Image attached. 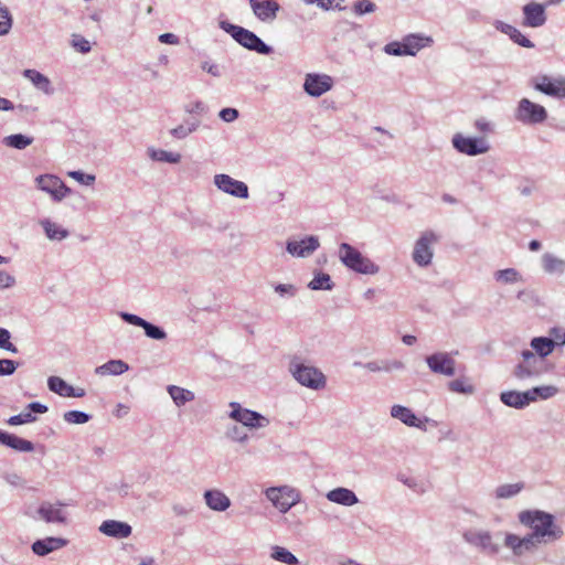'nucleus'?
Listing matches in <instances>:
<instances>
[{
    "label": "nucleus",
    "instance_id": "nucleus-1",
    "mask_svg": "<svg viewBox=\"0 0 565 565\" xmlns=\"http://www.w3.org/2000/svg\"><path fill=\"white\" fill-rule=\"evenodd\" d=\"M519 522L532 530L527 533L536 548L561 540L564 531L553 514L542 510H524L518 514Z\"/></svg>",
    "mask_w": 565,
    "mask_h": 565
},
{
    "label": "nucleus",
    "instance_id": "nucleus-2",
    "mask_svg": "<svg viewBox=\"0 0 565 565\" xmlns=\"http://www.w3.org/2000/svg\"><path fill=\"white\" fill-rule=\"evenodd\" d=\"M288 371L298 384L312 391L323 390L327 385V377L323 372L311 364L305 363L298 356L290 360Z\"/></svg>",
    "mask_w": 565,
    "mask_h": 565
},
{
    "label": "nucleus",
    "instance_id": "nucleus-3",
    "mask_svg": "<svg viewBox=\"0 0 565 565\" xmlns=\"http://www.w3.org/2000/svg\"><path fill=\"white\" fill-rule=\"evenodd\" d=\"M338 257L344 267L356 274L376 275L380 273L377 264L349 243L339 245Z\"/></svg>",
    "mask_w": 565,
    "mask_h": 565
},
{
    "label": "nucleus",
    "instance_id": "nucleus-4",
    "mask_svg": "<svg viewBox=\"0 0 565 565\" xmlns=\"http://www.w3.org/2000/svg\"><path fill=\"white\" fill-rule=\"evenodd\" d=\"M220 28L226 33H228L239 45L249 51H254L263 55H268L273 52L271 46L267 45L254 32L243 26L223 20L220 21Z\"/></svg>",
    "mask_w": 565,
    "mask_h": 565
},
{
    "label": "nucleus",
    "instance_id": "nucleus-5",
    "mask_svg": "<svg viewBox=\"0 0 565 565\" xmlns=\"http://www.w3.org/2000/svg\"><path fill=\"white\" fill-rule=\"evenodd\" d=\"M521 356L522 361L514 366L512 372L518 380L536 379L550 371L547 361L537 358L533 351L523 350Z\"/></svg>",
    "mask_w": 565,
    "mask_h": 565
},
{
    "label": "nucleus",
    "instance_id": "nucleus-6",
    "mask_svg": "<svg viewBox=\"0 0 565 565\" xmlns=\"http://www.w3.org/2000/svg\"><path fill=\"white\" fill-rule=\"evenodd\" d=\"M439 241V236L434 231H425L415 242L412 258L420 267H427L431 264L434 249L433 246Z\"/></svg>",
    "mask_w": 565,
    "mask_h": 565
},
{
    "label": "nucleus",
    "instance_id": "nucleus-7",
    "mask_svg": "<svg viewBox=\"0 0 565 565\" xmlns=\"http://www.w3.org/2000/svg\"><path fill=\"white\" fill-rule=\"evenodd\" d=\"M265 495L281 513L288 512L300 501L299 491L288 486L268 488Z\"/></svg>",
    "mask_w": 565,
    "mask_h": 565
},
{
    "label": "nucleus",
    "instance_id": "nucleus-8",
    "mask_svg": "<svg viewBox=\"0 0 565 565\" xmlns=\"http://www.w3.org/2000/svg\"><path fill=\"white\" fill-rule=\"evenodd\" d=\"M231 412L228 417L249 429H259L269 425V419L258 412L244 408L237 402L230 403Z\"/></svg>",
    "mask_w": 565,
    "mask_h": 565
},
{
    "label": "nucleus",
    "instance_id": "nucleus-9",
    "mask_svg": "<svg viewBox=\"0 0 565 565\" xmlns=\"http://www.w3.org/2000/svg\"><path fill=\"white\" fill-rule=\"evenodd\" d=\"M514 118L524 125H537L547 119V111L542 105L522 98L518 103Z\"/></svg>",
    "mask_w": 565,
    "mask_h": 565
},
{
    "label": "nucleus",
    "instance_id": "nucleus-10",
    "mask_svg": "<svg viewBox=\"0 0 565 565\" xmlns=\"http://www.w3.org/2000/svg\"><path fill=\"white\" fill-rule=\"evenodd\" d=\"M462 539L466 543L487 555L494 556L500 553V546L492 541V534L489 531L468 529L462 533Z\"/></svg>",
    "mask_w": 565,
    "mask_h": 565
},
{
    "label": "nucleus",
    "instance_id": "nucleus-11",
    "mask_svg": "<svg viewBox=\"0 0 565 565\" xmlns=\"http://www.w3.org/2000/svg\"><path fill=\"white\" fill-rule=\"evenodd\" d=\"M35 184L39 190L47 193L54 202H61L72 193L71 188L54 174H42L36 177Z\"/></svg>",
    "mask_w": 565,
    "mask_h": 565
},
{
    "label": "nucleus",
    "instance_id": "nucleus-12",
    "mask_svg": "<svg viewBox=\"0 0 565 565\" xmlns=\"http://www.w3.org/2000/svg\"><path fill=\"white\" fill-rule=\"evenodd\" d=\"M452 147L460 153L475 157L490 150V145L484 138L465 137L462 134L454 135Z\"/></svg>",
    "mask_w": 565,
    "mask_h": 565
},
{
    "label": "nucleus",
    "instance_id": "nucleus-13",
    "mask_svg": "<svg viewBox=\"0 0 565 565\" xmlns=\"http://www.w3.org/2000/svg\"><path fill=\"white\" fill-rule=\"evenodd\" d=\"M536 90L555 98H565V77L536 76L533 79Z\"/></svg>",
    "mask_w": 565,
    "mask_h": 565
},
{
    "label": "nucleus",
    "instance_id": "nucleus-14",
    "mask_svg": "<svg viewBox=\"0 0 565 565\" xmlns=\"http://www.w3.org/2000/svg\"><path fill=\"white\" fill-rule=\"evenodd\" d=\"M425 361L435 374L454 376L456 373V361L448 352H436L427 355Z\"/></svg>",
    "mask_w": 565,
    "mask_h": 565
},
{
    "label": "nucleus",
    "instance_id": "nucleus-15",
    "mask_svg": "<svg viewBox=\"0 0 565 565\" xmlns=\"http://www.w3.org/2000/svg\"><path fill=\"white\" fill-rule=\"evenodd\" d=\"M320 247L318 236L308 235L301 239H288L286 250L294 257L306 258L311 256Z\"/></svg>",
    "mask_w": 565,
    "mask_h": 565
},
{
    "label": "nucleus",
    "instance_id": "nucleus-16",
    "mask_svg": "<svg viewBox=\"0 0 565 565\" xmlns=\"http://www.w3.org/2000/svg\"><path fill=\"white\" fill-rule=\"evenodd\" d=\"M215 186L224 193L239 199L248 198V186L243 181L233 179L231 175L220 173L214 175Z\"/></svg>",
    "mask_w": 565,
    "mask_h": 565
},
{
    "label": "nucleus",
    "instance_id": "nucleus-17",
    "mask_svg": "<svg viewBox=\"0 0 565 565\" xmlns=\"http://www.w3.org/2000/svg\"><path fill=\"white\" fill-rule=\"evenodd\" d=\"M333 86V79L327 74L310 73L306 75L303 90L312 96L319 97L330 90Z\"/></svg>",
    "mask_w": 565,
    "mask_h": 565
},
{
    "label": "nucleus",
    "instance_id": "nucleus-18",
    "mask_svg": "<svg viewBox=\"0 0 565 565\" xmlns=\"http://www.w3.org/2000/svg\"><path fill=\"white\" fill-rule=\"evenodd\" d=\"M119 317L129 324L142 328L145 330V334L150 339L161 341L167 338V332L161 327L156 326L137 315L120 312Z\"/></svg>",
    "mask_w": 565,
    "mask_h": 565
},
{
    "label": "nucleus",
    "instance_id": "nucleus-19",
    "mask_svg": "<svg viewBox=\"0 0 565 565\" xmlns=\"http://www.w3.org/2000/svg\"><path fill=\"white\" fill-rule=\"evenodd\" d=\"M390 414L393 418L398 419L404 425L419 428L424 431L426 430L425 423L430 420L428 417H425L424 419L418 418L411 408L399 404L393 405Z\"/></svg>",
    "mask_w": 565,
    "mask_h": 565
},
{
    "label": "nucleus",
    "instance_id": "nucleus-20",
    "mask_svg": "<svg viewBox=\"0 0 565 565\" xmlns=\"http://www.w3.org/2000/svg\"><path fill=\"white\" fill-rule=\"evenodd\" d=\"M504 546L512 551L513 555L516 557L523 556L525 553H532L536 548L535 544L530 539L529 534L523 537H520L513 533H505L504 535Z\"/></svg>",
    "mask_w": 565,
    "mask_h": 565
},
{
    "label": "nucleus",
    "instance_id": "nucleus-21",
    "mask_svg": "<svg viewBox=\"0 0 565 565\" xmlns=\"http://www.w3.org/2000/svg\"><path fill=\"white\" fill-rule=\"evenodd\" d=\"M63 507L65 504L62 502L51 503L45 501L40 504L38 514L46 523H65L66 513Z\"/></svg>",
    "mask_w": 565,
    "mask_h": 565
},
{
    "label": "nucleus",
    "instance_id": "nucleus-22",
    "mask_svg": "<svg viewBox=\"0 0 565 565\" xmlns=\"http://www.w3.org/2000/svg\"><path fill=\"white\" fill-rule=\"evenodd\" d=\"M524 14V26L540 28L546 22L545 8L541 3L530 2L522 9Z\"/></svg>",
    "mask_w": 565,
    "mask_h": 565
},
{
    "label": "nucleus",
    "instance_id": "nucleus-23",
    "mask_svg": "<svg viewBox=\"0 0 565 565\" xmlns=\"http://www.w3.org/2000/svg\"><path fill=\"white\" fill-rule=\"evenodd\" d=\"M249 4L260 21H273L280 9L276 0H249Z\"/></svg>",
    "mask_w": 565,
    "mask_h": 565
},
{
    "label": "nucleus",
    "instance_id": "nucleus-24",
    "mask_svg": "<svg viewBox=\"0 0 565 565\" xmlns=\"http://www.w3.org/2000/svg\"><path fill=\"white\" fill-rule=\"evenodd\" d=\"M26 409H29V412H23L21 414L11 416L7 420V423L10 426H18V425L33 423L36 420V417H35V415H33V413L44 414L49 411L46 405L41 404L39 402H32V403L28 404Z\"/></svg>",
    "mask_w": 565,
    "mask_h": 565
},
{
    "label": "nucleus",
    "instance_id": "nucleus-25",
    "mask_svg": "<svg viewBox=\"0 0 565 565\" xmlns=\"http://www.w3.org/2000/svg\"><path fill=\"white\" fill-rule=\"evenodd\" d=\"M99 531L110 537L126 539L130 536L132 527L126 522L107 520L100 524Z\"/></svg>",
    "mask_w": 565,
    "mask_h": 565
},
{
    "label": "nucleus",
    "instance_id": "nucleus-26",
    "mask_svg": "<svg viewBox=\"0 0 565 565\" xmlns=\"http://www.w3.org/2000/svg\"><path fill=\"white\" fill-rule=\"evenodd\" d=\"M203 497L206 505L213 511L223 512L231 505L230 498L221 490H206Z\"/></svg>",
    "mask_w": 565,
    "mask_h": 565
},
{
    "label": "nucleus",
    "instance_id": "nucleus-27",
    "mask_svg": "<svg viewBox=\"0 0 565 565\" xmlns=\"http://www.w3.org/2000/svg\"><path fill=\"white\" fill-rule=\"evenodd\" d=\"M66 543L67 541L61 537H46L35 541L31 548L34 554L45 556L49 553L65 546Z\"/></svg>",
    "mask_w": 565,
    "mask_h": 565
},
{
    "label": "nucleus",
    "instance_id": "nucleus-28",
    "mask_svg": "<svg viewBox=\"0 0 565 565\" xmlns=\"http://www.w3.org/2000/svg\"><path fill=\"white\" fill-rule=\"evenodd\" d=\"M326 497L330 502L344 507H352L359 502L356 494L352 490L343 487L330 490Z\"/></svg>",
    "mask_w": 565,
    "mask_h": 565
},
{
    "label": "nucleus",
    "instance_id": "nucleus-29",
    "mask_svg": "<svg viewBox=\"0 0 565 565\" xmlns=\"http://www.w3.org/2000/svg\"><path fill=\"white\" fill-rule=\"evenodd\" d=\"M531 398L532 397L526 394V391H507L502 392L500 395V399L504 405L516 409H522L530 405Z\"/></svg>",
    "mask_w": 565,
    "mask_h": 565
},
{
    "label": "nucleus",
    "instance_id": "nucleus-30",
    "mask_svg": "<svg viewBox=\"0 0 565 565\" xmlns=\"http://www.w3.org/2000/svg\"><path fill=\"white\" fill-rule=\"evenodd\" d=\"M0 444L21 452H31L34 450V445L30 440L2 430H0Z\"/></svg>",
    "mask_w": 565,
    "mask_h": 565
},
{
    "label": "nucleus",
    "instance_id": "nucleus-31",
    "mask_svg": "<svg viewBox=\"0 0 565 565\" xmlns=\"http://www.w3.org/2000/svg\"><path fill=\"white\" fill-rule=\"evenodd\" d=\"M39 224L44 231L45 236L50 241H64L70 236L68 230L64 228L62 225L57 224L56 222H53L51 218H42L40 220Z\"/></svg>",
    "mask_w": 565,
    "mask_h": 565
},
{
    "label": "nucleus",
    "instance_id": "nucleus-32",
    "mask_svg": "<svg viewBox=\"0 0 565 565\" xmlns=\"http://www.w3.org/2000/svg\"><path fill=\"white\" fill-rule=\"evenodd\" d=\"M494 26L497 30L501 31L502 33L507 34L514 43L519 44L520 46L532 49L534 47V43L529 40L525 35H523L513 25H510L508 23H504L502 21H497L494 23Z\"/></svg>",
    "mask_w": 565,
    "mask_h": 565
},
{
    "label": "nucleus",
    "instance_id": "nucleus-33",
    "mask_svg": "<svg viewBox=\"0 0 565 565\" xmlns=\"http://www.w3.org/2000/svg\"><path fill=\"white\" fill-rule=\"evenodd\" d=\"M530 345L532 349L531 351H533L537 358L546 360V358L554 351L557 342L547 337H535L531 340Z\"/></svg>",
    "mask_w": 565,
    "mask_h": 565
},
{
    "label": "nucleus",
    "instance_id": "nucleus-34",
    "mask_svg": "<svg viewBox=\"0 0 565 565\" xmlns=\"http://www.w3.org/2000/svg\"><path fill=\"white\" fill-rule=\"evenodd\" d=\"M542 267L550 275H562L565 273V259L555 256L552 253L542 255Z\"/></svg>",
    "mask_w": 565,
    "mask_h": 565
},
{
    "label": "nucleus",
    "instance_id": "nucleus-35",
    "mask_svg": "<svg viewBox=\"0 0 565 565\" xmlns=\"http://www.w3.org/2000/svg\"><path fill=\"white\" fill-rule=\"evenodd\" d=\"M23 76L28 78L38 89L45 94H52L53 89L50 79L36 70H25Z\"/></svg>",
    "mask_w": 565,
    "mask_h": 565
},
{
    "label": "nucleus",
    "instance_id": "nucleus-36",
    "mask_svg": "<svg viewBox=\"0 0 565 565\" xmlns=\"http://www.w3.org/2000/svg\"><path fill=\"white\" fill-rule=\"evenodd\" d=\"M430 38H425L419 34H409L403 39L404 52L408 55L414 56L420 49L426 46V43H430Z\"/></svg>",
    "mask_w": 565,
    "mask_h": 565
},
{
    "label": "nucleus",
    "instance_id": "nucleus-37",
    "mask_svg": "<svg viewBox=\"0 0 565 565\" xmlns=\"http://www.w3.org/2000/svg\"><path fill=\"white\" fill-rule=\"evenodd\" d=\"M129 366L121 360H110L103 365L96 367L95 373L98 375H120L128 371Z\"/></svg>",
    "mask_w": 565,
    "mask_h": 565
},
{
    "label": "nucleus",
    "instance_id": "nucleus-38",
    "mask_svg": "<svg viewBox=\"0 0 565 565\" xmlns=\"http://www.w3.org/2000/svg\"><path fill=\"white\" fill-rule=\"evenodd\" d=\"M167 391L174 404L179 407L185 405L189 402H192L195 398V395L192 391L177 385H169Z\"/></svg>",
    "mask_w": 565,
    "mask_h": 565
},
{
    "label": "nucleus",
    "instance_id": "nucleus-39",
    "mask_svg": "<svg viewBox=\"0 0 565 565\" xmlns=\"http://www.w3.org/2000/svg\"><path fill=\"white\" fill-rule=\"evenodd\" d=\"M558 393V388L554 385H543L532 387L526 391V394L533 398H531V403L536 402L539 399H548L554 397Z\"/></svg>",
    "mask_w": 565,
    "mask_h": 565
},
{
    "label": "nucleus",
    "instance_id": "nucleus-40",
    "mask_svg": "<svg viewBox=\"0 0 565 565\" xmlns=\"http://www.w3.org/2000/svg\"><path fill=\"white\" fill-rule=\"evenodd\" d=\"M270 557L286 565H298V558L287 548L275 545L271 547Z\"/></svg>",
    "mask_w": 565,
    "mask_h": 565
},
{
    "label": "nucleus",
    "instance_id": "nucleus-41",
    "mask_svg": "<svg viewBox=\"0 0 565 565\" xmlns=\"http://www.w3.org/2000/svg\"><path fill=\"white\" fill-rule=\"evenodd\" d=\"M148 154L153 161L159 162H169V163H179L181 160V154L178 152H171L162 149H148Z\"/></svg>",
    "mask_w": 565,
    "mask_h": 565
},
{
    "label": "nucleus",
    "instance_id": "nucleus-42",
    "mask_svg": "<svg viewBox=\"0 0 565 565\" xmlns=\"http://www.w3.org/2000/svg\"><path fill=\"white\" fill-rule=\"evenodd\" d=\"M523 489V482L505 483L497 487L494 494L497 499H510L518 495Z\"/></svg>",
    "mask_w": 565,
    "mask_h": 565
},
{
    "label": "nucleus",
    "instance_id": "nucleus-43",
    "mask_svg": "<svg viewBox=\"0 0 565 565\" xmlns=\"http://www.w3.org/2000/svg\"><path fill=\"white\" fill-rule=\"evenodd\" d=\"M33 137H29L22 134H14L3 138V143L7 147L23 150L33 142Z\"/></svg>",
    "mask_w": 565,
    "mask_h": 565
},
{
    "label": "nucleus",
    "instance_id": "nucleus-44",
    "mask_svg": "<svg viewBox=\"0 0 565 565\" xmlns=\"http://www.w3.org/2000/svg\"><path fill=\"white\" fill-rule=\"evenodd\" d=\"M47 386H49V390L54 392L55 394H58L60 396H63V397H68L70 396V391L72 390L73 386H71L70 384H67L62 377L60 376H50L47 379Z\"/></svg>",
    "mask_w": 565,
    "mask_h": 565
},
{
    "label": "nucleus",
    "instance_id": "nucleus-45",
    "mask_svg": "<svg viewBox=\"0 0 565 565\" xmlns=\"http://www.w3.org/2000/svg\"><path fill=\"white\" fill-rule=\"evenodd\" d=\"M334 284L331 281V277L326 273H318L313 279L308 284L311 290H332Z\"/></svg>",
    "mask_w": 565,
    "mask_h": 565
},
{
    "label": "nucleus",
    "instance_id": "nucleus-46",
    "mask_svg": "<svg viewBox=\"0 0 565 565\" xmlns=\"http://www.w3.org/2000/svg\"><path fill=\"white\" fill-rule=\"evenodd\" d=\"M494 278L502 284H515L523 280L521 274L514 268L498 270L494 273Z\"/></svg>",
    "mask_w": 565,
    "mask_h": 565
},
{
    "label": "nucleus",
    "instance_id": "nucleus-47",
    "mask_svg": "<svg viewBox=\"0 0 565 565\" xmlns=\"http://www.w3.org/2000/svg\"><path fill=\"white\" fill-rule=\"evenodd\" d=\"M449 391L454 393H460L471 395L475 393V386L469 383L467 379H456L448 383Z\"/></svg>",
    "mask_w": 565,
    "mask_h": 565
},
{
    "label": "nucleus",
    "instance_id": "nucleus-48",
    "mask_svg": "<svg viewBox=\"0 0 565 565\" xmlns=\"http://www.w3.org/2000/svg\"><path fill=\"white\" fill-rule=\"evenodd\" d=\"M63 418L68 424L82 425V424H86L87 422H89L92 416L82 411H68V412L64 413Z\"/></svg>",
    "mask_w": 565,
    "mask_h": 565
},
{
    "label": "nucleus",
    "instance_id": "nucleus-49",
    "mask_svg": "<svg viewBox=\"0 0 565 565\" xmlns=\"http://www.w3.org/2000/svg\"><path fill=\"white\" fill-rule=\"evenodd\" d=\"M225 435L228 439L239 444H244L248 440L247 433H245L244 429L237 425L228 426Z\"/></svg>",
    "mask_w": 565,
    "mask_h": 565
},
{
    "label": "nucleus",
    "instance_id": "nucleus-50",
    "mask_svg": "<svg viewBox=\"0 0 565 565\" xmlns=\"http://www.w3.org/2000/svg\"><path fill=\"white\" fill-rule=\"evenodd\" d=\"M376 10V4L371 0H359L353 6V12L356 15L372 13Z\"/></svg>",
    "mask_w": 565,
    "mask_h": 565
},
{
    "label": "nucleus",
    "instance_id": "nucleus-51",
    "mask_svg": "<svg viewBox=\"0 0 565 565\" xmlns=\"http://www.w3.org/2000/svg\"><path fill=\"white\" fill-rule=\"evenodd\" d=\"M11 333L4 328H0V349L12 353H18V348L10 342Z\"/></svg>",
    "mask_w": 565,
    "mask_h": 565
},
{
    "label": "nucleus",
    "instance_id": "nucleus-52",
    "mask_svg": "<svg viewBox=\"0 0 565 565\" xmlns=\"http://www.w3.org/2000/svg\"><path fill=\"white\" fill-rule=\"evenodd\" d=\"M68 177L84 185H92L96 180V177L94 174H87L79 170L70 171Z\"/></svg>",
    "mask_w": 565,
    "mask_h": 565
},
{
    "label": "nucleus",
    "instance_id": "nucleus-53",
    "mask_svg": "<svg viewBox=\"0 0 565 565\" xmlns=\"http://www.w3.org/2000/svg\"><path fill=\"white\" fill-rule=\"evenodd\" d=\"M195 131L194 125L192 127H185V125H179L170 130V135L175 139H185L188 136Z\"/></svg>",
    "mask_w": 565,
    "mask_h": 565
},
{
    "label": "nucleus",
    "instance_id": "nucleus-54",
    "mask_svg": "<svg viewBox=\"0 0 565 565\" xmlns=\"http://www.w3.org/2000/svg\"><path fill=\"white\" fill-rule=\"evenodd\" d=\"M18 365H19L18 362H15L13 360L1 359L0 360V376L12 375L15 372Z\"/></svg>",
    "mask_w": 565,
    "mask_h": 565
},
{
    "label": "nucleus",
    "instance_id": "nucleus-55",
    "mask_svg": "<svg viewBox=\"0 0 565 565\" xmlns=\"http://www.w3.org/2000/svg\"><path fill=\"white\" fill-rule=\"evenodd\" d=\"M73 47L81 53H88L90 51V43L81 35H75L72 40Z\"/></svg>",
    "mask_w": 565,
    "mask_h": 565
},
{
    "label": "nucleus",
    "instance_id": "nucleus-56",
    "mask_svg": "<svg viewBox=\"0 0 565 565\" xmlns=\"http://www.w3.org/2000/svg\"><path fill=\"white\" fill-rule=\"evenodd\" d=\"M274 289L281 297H294L297 292V288L291 284H278Z\"/></svg>",
    "mask_w": 565,
    "mask_h": 565
},
{
    "label": "nucleus",
    "instance_id": "nucleus-57",
    "mask_svg": "<svg viewBox=\"0 0 565 565\" xmlns=\"http://www.w3.org/2000/svg\"><path fill=\"white\" fill-rule=\"evenodd\" d=\"M218 116L225 122H233L238 118L239 113L236 108L227 107V108H223L220 111Z\"/></svg>",
    "mask_w": 565,
    "mask_h": 565
},
{
    "label": "nucleus",
    "instance_id": "nucleus-58",
    "mask_svg": "<svg viewBox=\"0 0 565 565\" xmlns=\"http://www.w3.org/2000/svg\"><path fill=\"white\" fill-rule=\"evenodd\" d=\"M184 109L188 114L202 115L206 111V106L203 102L196 100L192 104L186 105Z\"/></svg>",
    "mask_w": 565,
    "mask_h": 565
},
{
    "label": "nucleus",
    "instance_id": "nucleus-59",
    "mask_svg": "<svg viewBox=\"0 0 565 565\" xmlns=\"http://www.w3.org/2000/svg\"><path fill=\"white\" fill-rule=\"evenodd\" d=\"M14 285L15 278L11 274L0 270V289L11 288Z\"/></svg>",
    "mask_w": 565,
    "mask_h": 565
},
{
    "label": "nucleus",
    "instance_id": "nucleus-60",
    "mask_svg": "<svg viewBox=\"0 0 565 565\" xmlns=\"http://www.w3.org/2000/svg\"><path fill=\"white\" fill-rule=\"evenodd\" d=\"M475 128L483 134H490L493 131V125L484 118H478L475 121Z\"/></svg>",
    "mask_w": 565,
    "mask_h": 565
},
{
    "label": "nucleus",
    "instance_id": "nucleus-61",
    "mask_svg": "<svg viewBox=\"0 0 565 565\" xmlns=\"http://www.w3.org/2000/svg\"><path fill=\"white\" fill-rule=\"evenodd\" d=\"M401 46H403V42H390L384 46V52L388 55L402 56Z\"/></svg>",
    "mask_w": 565,
    "mask_h": 565
},
{
    "label": "nucleus",
    "instance_id": "nucleus-62",
    "mask_svg": "<svg viewBox=\"0 0 565 565\" xmlns=\"http://www.w3.org/2000/svg\"><path fill=\"white\" fill-rule=\"evenodd\" d=\"M353 365L354 366H363L366 370H369L370 372L383 371V362L379 363L377 361H371V362H367V363H362V362L355 361L353 363Z\"/></svg>",
    "mask_w": 565,
    "mask_h": 565
},
{
    "label": "nucleus",
    "instance_id": "nucleus-63",
    "mask_svg": "<svg viewBox=\"0 0 565 565\" xmlns=\"http://www.w3.org/2000/svg\"><path fill=\"white\" fill-rule=\"evenodd\" d=\"M405 367V364L402 361L398 360H392V361H384L383 362V371L385 372H392L395 370H403Z\"/></svg>",
    "mask_w": 565,
    "mask_h": 565
},
{
    "label": "nucleus",
    "instance_id": "nucleus-64",
    "mask_svg": "<svg viewBox=\"0 0 565 565\" xmlns=\"http://www.w3.org/2000/svg\"><path fill=\"white\" fill-rule=\"evenodd\" d=\"M3 478L9 484L14 486V487L24 484V480L22 479V477L14 472L7 473Z\"/></svg>",
    "mask_w": 565,
    "mask_h": 565
}]
</instances>
